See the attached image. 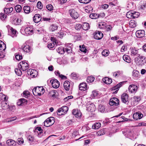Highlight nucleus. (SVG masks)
Returning a JSON list of instances; mask_svg holds the SVG:
<instances>
[{
  "label": "nucleus",
  "instance_id": "4c0bfd02",
  "mask_svg": "<svg viewBox=\"0 0 146 146\" xmlns=\"http://www.w3.org/2000/svg\"><path fill=\"white\" fill-rule=\"evenodd\" d=\"M129 27L133 28L136 26V23L135 21L133 20H131L129 22Z\"/></svg>",
  "mask_w": 146,
  "mask_h": 146
},
{
  "label": "nucleus",
  "instance_id": "6e6d98bb",
  "mask_svg": "<svg viewBox=\"0 0 146 146\" xmlns=\"http://www.w3.org/2000/svg\"><path fill=\"white\" fill-rule=\"evenodd\" d=\"M64 51L67 52L68 53H70L71 52L72 50V48L70 46H67L66 48H64Z\"/></svg>",
  "mask_w": 146,
  "mask_h": 146
},
{
  "label": "nucleus",
  "instance_id": "393cba45",
  "mask_svg": "<svg viewBox=\"0 0 146 146\" xmlns=\"http://www.w3.org/2000/svg\"><path fill=\"white\" fill-rule=\"evenodd\" d=\"M79 89L81 90H85L87 89V86L86 83H82L79 86Z\"/></svg>",
  "mask_w": 146,
  "mask_h": 146
},
{
  "label": "nucleus",
  "instance_id": "c03bdc74",
  "mask_svg": "<svg viewBox=\"0 0 146 146\" xmlns=\"http://www.w3.org/2000/svg\"><path fill=\"white\" fill-rule=\"evenodd\" d=\"M93 96V97L94 98H97L99 96V93L98 92L96 91H94L92 92V94L91 95Z\"/></svg>",
  "mask_w": 146,
  "mask_h": 146
},
{
  "label": "nucleus",
  "instance_id": "9d476101",
  "mask_svg": "<svg viewBox=\"0 0 146 146\" xmlns=\"http://www.w3.org/2000/svg\"><path fill=\"white\" fill-rule=\"evenodd\" d=\"M7 27L8 28V31H10L11 32V36L12 37H14L17 36V32L15 29H13L12 27H11L9 25L7 26Z\"/></svg>",
  "mask_w": 146,
  "mask_h": 146
},
{
  "label": "nucleus",
  "instance_id": "79ce46f5",
  "mask_svg": "<svg viewBox=\"0 0 146 146\" xmlns=\"http://www.w3.org/2000/svg\"><path fill=\"white\" fill-rule=\"evenodd\" d=\"M56 51L59 54H62L64 52V49L62 47H59L57 49Z\"/></svg>",
  "mask_w": 146,
  "mask_h": 146
},
{
  "label": "nucleus",
  "instance_id": "09e8293b",
  "mask_svg": "<svg viewBox=\"0 0 146 146\" xmlns=\"http://www.w3.org/2000/svg\"><path fill=\"white\" fill-rule=\"evenodd\" d=\"M16 11L17 12H20L22 9L21 6L19 5H16L15 7Z\"/></svg>",
  "mask_w": 146,
  "mask_h": 146
},
{
  "label": "nucleus",
  "instance_id": "e433bc0d",
  "mask_svg": "<svg viewBox=\"0 0 146 146\" xmlns=\"http://www.w3.org/2000/svg\"><path fill=\"white\" fill-rule=\"evenodd\" d=\"M139 72L137 70H135L133 72L132 76L134 78H136L139 77Z\"/></svg>",
  "mask_w": 146,
  "mask_h": 146
},
{
  "label": "nucleus",
  "instance_id": "72a5a7b5",
  "mask_svg": "<svg viewBox=\"0 0 146 146\" xmlns=\"http://www.w3.org/2000/svg\"><path fill=\"white\" fill-rule=\"evenodd\" d=\"M46 120H48V123L51 126L53 125L55 122L54 118L52 117H49Z\"/></svg>",
  "mask_w": 146,
  "mask_h": 146
},
{
  "label": "nucleus",
  "instance_id": "a19ab883",
  "mask_svg": "<svg viewBox=\"0 0 146 146\" xmlns=\"http://www.w3.org/2000/svg\"><path fill=\"white\" fill-rule=\"evenodd\" d=\"M94 80V78L92 76L88 77L86 80V81L88 83H91L93 82Z\"/></svg>",
  "mask_w": 146,
  "mask_h": 146
},
{
  "label": "nucleus",
  "instance_id": "de8ad7c7",
  "mask_svg": "<svg viewBox=\"0 0 146 146\" xmlns=\"http://www.w3.org/2000/svg\"><path fill=\"white\" fill-rule=\"evenodd\" d=\"M105 133L104 130V129H102L96 133L97 135L98 136H100L102 135H103Z\"/></svg>",
  "mask_w": 146,
  "mask_h": 146
},
{
  "label": "nucleus",
  "instance_id": "69168bd1",
  "mask_svg": "<svg viewBox=\"0 0 146 146\" xmlns=\"http://www.w3.org/2000/svg\"><path fill=\"white\" fill-rule=\"evenodd\" d=\"M28 140L30 142V143L32 142L34 139V138L32 136L29 135L27 137Z\"/></svg>",
  "mask_w": 146,
  "mask_h": 146
},
{
  "label": "nucleus",
  "instance_id": "aec40b11",
  "mask_svg": "<svg viewBox=\"0 0 146 146\" xmlns=\"http://www.w3.org/2000/svg\"><path fill=\"white\" fill-rule=\"evenodd\" d=\"M41 20V17L40 15L38 14L35 15L33 17V20L35 23H38Z\"/></svg>",
  "mask_w": 146,
  "mask_h": 146
},
{
  "label": "nucleus",
  "instance_id": "9b49d317",
  "mask_svg": "<svg viewBox=\"0 0 146 146\" xmlns=\"http://www.w3.org/2000/svg\"><path fill=\"white\" fill-rule=\"evenodd\" d=\"M69 13L71 17L74 19H77L79 16L78 13L74 9L70 10Z\"/></svg>",
  "mask_w": 146,
  "mask_h": 146
},
{
  "label": "nucleus",
  "instance_id": "a18cd8bd",
  "mask_svg": "<svg viewBox=\"0 0 146 146\" xmlns=\"http://www.w3.org/2000/svg\"><path fill=\"white\" fill-rule=\"evenodd\" d=\"M106 109L104 106L100 105L99 106L98 110L101 112H104L105 111Z\"/></svg>",
  "mask_w": 146,
  "mask_h": 146
},
{
  "label": "nucleus",
  "instance_id": "49530a36",
  "mask_svg": "<svg viewBox=\"0 0 146 146\" xmlns=\"http://www.w3.org/2000/svg\"><path fill=\"white\" fill-rule=\"evenodd\" d=\"M109 52L108 50H104L102 52V55L105 56H107L109 54Z\"/></svg>",
  "mask_w": 146,
  "mask_h": 146
},
{
  "label": "nucleus",
  "instance_id": "8fccbe9b",
  "mask_svg": "<svg viewBox=\"0 0 146 146\" xmlns=\"http://www.w3.org/2000/svg\"><path fill=\"white\" fill-rule=\"evenodd\" d=\"M15 58L17 60H19L22 58V56L21 54L19 53H16L15 55Z\"/></svg>",
  "mask_w": 146,
  "mask_h": 146
},
{
  "label": "nucleus",
  "instance_id": "f704fd0d",
  "mask_svg": "<svg viewBox=\"0 0 146 146\" xmlns=\"http://www.w3.org/2000/svg\"><path fill=\"white\" fill-rule=\"evenodd\" d=\"M13 10V8L11 7L8 8H5L4 9V11L5 13L6 14H9L12 12Z\"/></svg>",
  "mask_w": 146,
  "mask_h": 146
},
{
  "label": "nucleus",
  "instance_id": "39448f33",
  "mask_svg": "<svg viewBox=\"0 0 146 146\" xmlns=\"http://www.w3.org/2000/svg\"><path fill=\"white\" fill-rule=\"evenodd\" d=\"M140 100L139 97L134 96L132 98L131 100V105L132 106L137 105L139 103Z\"/></svg>",
  "mask_w": 146,
  "mask_h": 146
},
{
  "label": "nucleus",
  "instance_id": "412c9836",
  "mask_svg": "<svg viewBox=\"0 0 146 146\" xmlns=\"http://www.w3.org/2000/svg\"><path fill=\"white\" fill-rule=\"evenodd\" d=\"M138 57L140 59V62H141L140 63H139V64L141 65H142L144 64L146 62V59H145L146 57L145 56L140 55V54H138Z\"/></svg>",
  "mask_w": 146,
  "mask_h": 146
},
{
  "label": "nucleus",
  "instance_id": "dca6fc26",
  "mask_svg": "<svg viewBox=\"0 0 146 146\" xmlns=\"http://www.w3.org/2000/svg\"><path fill=\"white\" fill-rule=\"evenodd\" d=\"M28 75L30 74L32 77H35L36 76V72L35 70L32 69H29L27 71Z\"/></svg>",
  "mask_w": 146,
  "mask_h": 146
},
{
  "label": "nucleus",
  "instance_id": "1a4fd4ad",
  "mask_svg": "<svg viewBox=\"0 0 146 146\" xmlns=\"http://www.w3.org/2000/svg\"><path fill=\"white\" fill-rule=\"evenodd\" d=\"M94 38L97 40L101 39L103 36V34L100 31H96L94 33Z\"/></svg>",
  "mask_w": 146,
  "mask_h": 146
},
{
  "label": "nucleus",
  "instance_id": "0e129e2a",
  "mask_svg": "<svg viewBox=\"0 0 146 146\" xmlns=\"http://www.w3.org/2000/svg\"><path fill=\"white\" fill-rule=\"evenodd\" d=\"M29 94V93L28 91H25L23 92V96L25 98L28 97Z\"/></svg>",
  "mask_w": 146,
  "mask_h": 146
},
{
  "label": "nucleus",
  "instance_id": "bf43d9fd",
  "mask_svg": "<svg viewBox=\"0 0 146 146\" xmlns=\"http://www.w3.org/2000/svg\"><path fill=\"white\" fill-rule=\"evenodd\" d=\"M16 119L17 117H12L10 118L7 119L6 120V122H9L15 120Z\"/></svg>",
  "mask_w": 146,
  "mask_h": 146
},
{
  "label": "nucleus",
  "instance_id": "a211bd4d",
  "mask_svg": "<svg viewBox=\"0 0 146 146\" xmlns=\"http://www.w3.org/2000/svg\"><path fill=\"white\" fill-rule=\"evenodd\" d=\"M21 20L20 18H13L12 19V23L13 24L16 25H19L21 24Z\"/></svg>",
  "mask_w": 146,
  "mask_h": 146
},
{
  "label": "nucleus",
  "instance_id": "5fc2aeb1",
  "mask_svg": "<svg viewBox=\"0 0 146 146\" xmlns=\"http://www.w3.org/2000/svg\"><path fill=\"white\" fill-rule=\"evenodd\" d=\"M80 50L81 51L84 52L86 53L87 51V50L85 46L84 45H82V47H81V46H80Z\"/></svg>",
  "mask_w": 146,
  "mask_h": 146
},
{
  "label": "nucleus",
  "instance_id": "f03ea898",
  "mask_svg": "<svg viewBox=\"0 0 146 146\" xmlns=\"http://www.w3.org/2000/svg\"><path fill=\"white\" fill-rule=\"evenodd\" d=\"M44 90L42 87H37L33 89V93L35 96H41L44 92Z\"/></svg>",
  "mask_w": 146,
  "mask_h": 146
},
{
  "label": "nucleus",
  "instance_id": "5701e85b",
  "mask_svg": "<svg viewBox=\"0 0 146 146\" xmlns=\"http://www.w3.org/2000/svg\"><path fill=\"white\" fill-rule=\"evenodd\" d=\"M22 50L25 52H29L30 51L31 48L29 45H26L22 46Z\"/></svg>",
  "mask_w": 146,
  "mask_h": 146
},
{
  "label": "nucleus",
  "instance_id": "774afa93",
  "mask_svg": "<svg viewBox=\"0 0 146 146\" xmlns=\"http://www.w3.org/2000/svg\"><path fill=\"white\" fill-rule=\"evenodd\" d=\"M46 8L49 11H51L53 9V7L52 5L49 4L46 5Z\"/></svg>",
  "mask_w": 146,
  "mask_h": 146
},
{
  "label": "nucleus",
  "instance_id": "423d86ee",
  "mask_svg": "<svg viewBox=\"0 0 146 146\" xmlns=\"http://www.w3.org/2000/svg\"><path fill=\"white\" fill-rule=\"evenodd\" d=\"M19 67L23 71H25L29 68V65L25 61H22L19 64Z\"/></svg>",
  "mask_w": 146,
  "mask_h": 146
},
{
  "label": "nucleus",
  "instance_id": "e2e57ef3",
  "mask_svg": "<svg viewBox=\"0 0 146 146\" xmlns=\"http://www.w3.org/2000/svg\"><path fill=\"white\" fill-rule=\"evenodd\" d=\"M17 142L19 144H21L24 143V140L22 138H18L17 139Z\"/></svg>",
  "mask_w": 146,
  "mask_h": 146
},
{
  "label": "nucleus",
  "instance_id": "a878e982",
  "mask_svg": "<svg viewBox=\"0 0 146 146\" xmlns=\"http://www.w3.org/2000/svg\"><path fill=\"white\" fill-rule=\"evenodd\" d=\"M87 110L91 112L94 111L96 109V107L94 104H90L87 107Z\"/></svg>",
  "mask_w": 146,
  "mask_h": 146
},
{
  "label": "nucleus",
  "instance_id": "ddd939ff",
  "mask_svg": "<svg viewBox=\"0 0 146 146\" xmlns=\"http://www.w3.org/2000/svg\"><path fill=\"white\" fill-rule=\"evenodd\" d=\"M128 96L126 93H123L121 96V101L124 104H127L128 103Z\"/></svg>",
  "mask_w": 146,
  "mask_h": 146
},
{
  "label": "nucleus",
  "instance_id": "ea45409f",
  "mask_svg": "<svg viewBox=\"0 0 146 146\" xmlns=\"http://www.w3.org/2000/svg\"><path fill=\"white\" fill-rule=\"evenodd\" d=\"M123 60L127 62H130V58L129 56L127 55H124L123 57Z\"/></svg>",
  "mask_w": 146,
  "mask_h": 146
},
{
  "label": "nucleus",
  "instance_id": "f257e3e1",
  "mask_svg": "<svg viewBox=\"0 0 146 146\" xmlns=\"http://www.w3.org/2000/svg\"><path fill=\"white\" fill-rule=\"evenodd\" d=\"M134 132L133 130H131L129 129L122 131L123 134L125 135L126 137L131 139L135 138V135Z\"/></svg>",
  "mask_w": 146,
  "mask_h": 146
},
{
  "label": "nucleus",
  "instance_id": "f8f14e48",
  "mask_svg": "<svg viewBox=\"0 0 146 146\" xmlns=\"http://www.w3.org/2000/svg\"><path fill=\"white\" fill-rule=\"evenodd\" d=\"M50 82L54 88H58L59 86V82L57 80H50Z\"/></svg>",
  "mask_w": 146,
  "mask_h": 146
},
{
  "label": "nucleus",
  "instance_id": "338daca9",
  "mask_svg": "<svg viewBox=\"0 0 146 146\" xmlns=\"http://www.w3.org/2000/svg\"><path fill=\"white\" fill-rule=\"evenodd\" d=\"M37 7L39 9H42L43 6L42 4L40 1H38L37 3Z\"/></svg>",
  "mask_w": 146,
  "mask_h": 146
},
{
  "label": "nucleus",
  "instance_id": "58836bf2",
  "mask_svg": "<svg viewBox=\"0 0 146 146\" xmlns=\"http://www.w3.org/2000/svg\"><path fill=\"white\" fill-rule=\"evenodd\" d=\"M101 126V124L100 123H97L93 125L92 128L93 129H97L99 128Z\"/></svg>",
  "mask_w": 146,
  "mask_h": 146
},
{
  "label": "nucleus",
  "instance_id": "864d4df0",
  "mask_svg": "<svg viewBox=\"0 0 146 146\" xmlns=\"http://www.w3.org/2000/svg\"><path fill=\"white\" fill-rule=\"evenodd\" d=\"M71 78L73 79H76L78 76V75L75 73H72L70 75Z\"/></svg>",
  "mask_w": 146,
  "mask_h": 146
},
{
  "label": "nucleus",
  "instance_id": "6e6552de",
  "mask_svg": "<svg viewBox=\"0 0 146 146\" xmlns=\"http://www.w3.org/2000/svg\"><path fill=\"white\" fill-rule=\"evenodd\" d=\"M137 86L134 84H131L128 87V91L131 94H135L137 90Z\"/></svg>",
  "mask_w": 146,
  "mask_h": 146
},
{
  "label": "nucleus",
  "instance_id": "7ed1b4c3",
  "mask_svg": "<svg viewBox=\"0 0 146 146\" xmlns=\"http://www.w3.org/2000/svg\"><path fill=\"white\" fill-rule=\"evenodd\" d=\"M24 32L23 29L21 30V32L23 34L27 35H32L33 33V29L30 27H28L24 29Z\"/></svg>",
  "mask_w": 146,
  "mask_h": 146
},
{
  "label": "nucleus",
  "instance_id": "680f3d73",
  "mask_svg": "<svg viewBox=\"0 0 146 146\" xmlns=\"http://www.w3.org/2000/svg\"><path fill=\"white\" fill-rule=\"evenodd\" d=\"M7 17V15L5 14L1 13L0 14V18L2 20H4Z\"/></svg>",
  "mask_w": 146,
  "mask_h": 146
},
{
  "label": "nucleus",
  "instance_id": "c85d7f7f",
  "mask_svg": "<svg viewBox=\"0 0 146 146\" xmlns=\"http://www.w3.org/2000/svg\"><path fill=\"white\" fill-rule=\"evenodd\" d=\"M58 27L57 25L55 24H53L51 25L49 27V30L50 31L53 32L57 30Z\"/></svg>",
  "mask_w": 146,
  "mask_h": 146
},
{
  "label": "nucleus",
  "instance_id": "7c9ffc66",
  "mask_svg": "<svg viewBox=\"0 0 146 146\" xmlns=\"http://www.w3.org/2000/svg\"><path fill=\"white\" fill-rule=\"evenodd\" d=\"M23 10L26 14L29 13L31 11V8L28 6H25L23 7Z\"/></svg>",
  "mask_w": 146,
  "mask_h": 146
},
{
  "label": "nucleus",
  "instance_id": "cd10ccee",
  "mask_svg": "<svg viewBox=\"0 0 146 146\" xmlns=\"http://www.w3.org/2000/svg\"><path fill=\"white\" fill-rule=\"evenodd\" d=\"M103 81L105 83L107 84H110L112 82V80L111 78L107 77L103 78Z\"/></svg>",
  "mask_w": 146,
  "mask_h": 146
},
{
  "label": "nucleus",
  "instance_id": "bb28decb",
  "mask_svg": "<svg viewBox=\"0 0 146 146\" xmlns=\"http://www.w3.org/2000/svg\"><path fill=\"white\" fill-rule=\"evenodd\" d=\"M138 49H136L135 47L131 48L130 49L131 54L132 56H135L138 53Z\"/></svg>",
  "mask_w": 146,
  "mask_h": 146
},
{
  "label": "nucleus",
  "instance_id": "c9c22d12",
  "mask_svg": "<svg viewBox=\"0 0 146 146\" xmlns=\"http://www.w3.org/2000/svg\"><path fill=\"white\" fill-rule=\"evenodd\" d=\"M100 15L98 14L93 13L90 15V17L92 19H97L99 17Z\"/></svg>",
  "mask_w": 146,
  "mask_h": 146
},
{
  "label": "nucleus",
  "instance_id": "2eb2a0df",
  "mask_svg": "<svg viewBox=\"0 0 146 146\" xmlns=\"http://www.w3.org/2000/svg\"><path fill=\"white\" fill-rule=\"evenodd\" d=\"M42 129L40 127H36L35 128V130H34V131L35 132V133L36 134H38V136L40 137H41L42 135Z\"/></svg>",
  "mask_w": 146,
  "mask_h": 146
},
{
  "label": "nucleus",
  "instance_id": "6ab92c4d",
  "mask_svg": "<svg viewBox=\"0 0 146 146\" xmlns=\"http://www.w3.org/2000/svg\"><path fill=\"white\" fill-rule=\"evenodd\" d=\"M145 31L143 30L137 31L136 32V36L139 38L143 37L144 35Z\"/></svg>",
  "mask_w": 146,
  "mask_h": 146
},
{
  "label": "nucleus",
  "instance_id": "13d9d810",
  "mask_svg": "<svg viewBox=\"0 0 146 146\" xmlns=\"http://www.w3.org/2000/svg\"><path fill=\"white\" fill-rule=\"evenodd\" d=\"M15 72L16 74L18 76H20L22 74V73L21 70L18 69H15Z\"/></svg>",
  "mask_w": 146,
  "mask_h": 146
},
{
  "label": "nucleus",
  "instance_id": "4468645a",
  "mask_svg": "<svg viewBox=\"0 0 146 146\" xmlns=\"http://www.w3.org/2000/svg\"><path fill=\"white\" fill-rule=\"evenodd\" d=\"M143 116V114L140 112H137L133 115V119L136 120L141 119Z\"/></svg>",
  "mask_w": 146,
  "mask_h": 146
},
{
  "label": "nucleus",
  "instance_id": "052dcab7",
  "mask_svg": "<svg viewBox=\"0 0 146 146\" xmlns=\"http://www.w3.org/2000/svg\"><path fill=\"white\" fill-rule=\"evenodd\" d=\"M82 28V26L81 25L78 23L76 24L75 26V29L77 30H80Z\"/></svg>",
  "mask_w": 146,
  "mask_h": 146
},
{
  "label": "nucleus",
  "instance_id": "3c124183",
  "mask_svg": "<svg viewBox=\"0 0 146 146\" xmlns=\"http://www.w3.org/2000/svg\"><path fill=\"white\" fill-rule=\"evenodd\" d=\"M122 73V71H118L114 72L113 73V75L115 77H118L119 75L121 74Z\"/></svg>",
  "mask_w": 146,
  "mask_h": 146
},
{
  "label": "nucleus",
  "instance_id": "37998d69",
  "mask_svg": "<svg viewBox=\"0 0 146 146\" xmlns=\"http://www.w3.org/2000/svg\"><path fill=\"white\" fill-rule=\"evenodd\" d=\"M133 11H129L127 13L126 17L129 19H133Z\"/></svg>",
  "mask_w": 146,
  "mask_h": 146
},
{
  "label": "nucleus",
  "instance_id": "f3484780",
  "mask_svg": "<svg viewBox=\"0 0 146 146\" xmlns=\"http://www.w3.org/2000/svg\"><path fill=\"white\" fill-rule=\"evenodd\" d=\"M27 100L24 98H21L17 102V104L18 106H23L27 104Z\"/></svg>",
  "mask_w": 146,
  "mask_h": 146
},
{
  "label": "nucleus",
  "instance_id": "c756f323",
  "mask_svg": "<svg viewBox=\"0 0 146 146\" xmlns=\"http://www.w3.org/2000/svg\"><path fill=\"white\" fill-rule=\"evenodd\" d=\"M6 48V45L3 42L0 40V51H4Z\"/></svg>",
  "mask_w": 146,
  "mask_h": 146
},
{
  "label": "nucleus",
  "instance_id": "473e14b6",
  "mask_svg": "<svg viewBox=\"0 0 146 146\" xmlns=\"http://www.w3.org/2000/svg\"><path fill=\"white\" fill-rule=\"evenodd\" d=\"M82 28L84 30H87L90 28L89 24L87 23H83Z\"/></svg>",
  "mask_w": 146,
  "mask_h": 146
},
{
  "label": "nucleus",
  "instance_id": "603ef678",
  "mask_svg": "<svg viewBox=\"0 0 146 146\" xmlns=\"http://www.w3.org/2000/svg\"><path fill=\"white\" fill-rule=\"evenodd\" d=\"M133 19H135L139 17V13L138 12L133 11Z\"/></svg>",
  "mask_w": 146,
  "mask_h": 146
},
{
  "label": "nucleus",
  "instance_id": "20e7f679",
  "mask_svg": "<svg viewBox=\"0 0 146 146\" xmlns=\"http://www.w3.org/2000/svg\"><path fill=\"white\" fill-rule=\"evenodd\" d=\"M68 110V108L67 106H63L58 110L57 111V114L59 115H64L66 113Z\"/></svg>",
  "mask_w": 146,
  "mask_h": 146
},
{
  "label": "nucleus",
  "instance_id": "0eeeda50",
  "mask_svg": "<svg viewBox=\"0 0 146 146\" xmlns=\"http://www.w3.org/2000/svg\"><path fill=\"white\" fill-rule=\"evenodd\" d=\"M109 103L111 106H116L119 104V101L117 98H113L110 99Z\"/></svg>",
  "mask_w": 146,
  "mask_h": 146
},
{
  "label": "nucleus",
  "instance_id": "4be33fe9",
  "mask_svg": "<svg viewBox=\"0 0 146 146\" xmlns=\"http://www.w3.org/2000/svg\"><path fill=\"white\" fill-rule=\"evenodd\" d=\"M70 82L68 81L64 82L63 84L64 88L66 91H68L70 88Z\"/></svg>",
  "mask_w": 146,
  "mask_h": 146
},
{
  "label": "nucleus",
  "instance_id": "4d7b16f0",
  "mask_svg": "<svg viewBox=\"0 0 146 146\" xmlns=\"http://www.w3.org/2000/svg\"><path fill=\"white\" fill-rule=\"evenodd\" d=\"M122 82H120L117 85L115 86L112 88V90H115L118 89L122 85Z\"/></svg>",
  "mask_w": 146,
  "mask_h": 146
},
{
  "label": "nucleus",
  "instance_id": "b1692460",
  "mask_svg": "<svg viewBox=\"0 0 146 146\" xmlns=\"http://www.w3.org/2000/svg\"><path fill=\"white\" fill-rule=\"evenodd\" d=\"M6 143L9 146H15L16 145L15 141L11 139H9L7 141Z\"/></svg>",
  "mask_w": 146,
  "mask_h": 146
},
{
  "label": "nucleus",
  "instance_id": "2f4dec72",
  "mask_svg": "<svg viewBox=\"0 0 146 146\" xmlns=\"http://www.w3.org/2000/svg\"><path fill=\"white\" fill-rule=\"evenodd\" d=\"M98 25L99 28L101 29H105L106 24L105 22H102L99 23Z\"/></svg>",
  "mask_w": 146,
  "mask_h": 146
}]
</instances>
